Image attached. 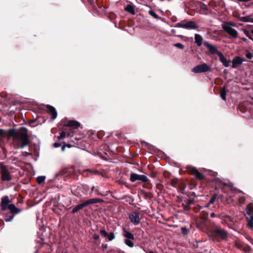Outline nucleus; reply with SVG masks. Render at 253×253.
<instances>
[{"label":"nucleus","mask_w":253,"mask_h":253,"mask_svg":"<svg viewBox=\"0 0 253 253\" xmlns=\"http://www.w3.org/2000/svg\"><path fill=\"white\" fill-rule=\"evenodd\" d=\"M13 144L15 148H24L30 142L27 130L24 129L20 131H14L11 134Z\"/></svg>","instance_id":"obj_1"},{"label":"nucleus","mask_w":253,"mask_h":253,"mask_svg":"<svg viewBox=\"0 0 253 253\" xmlns=\"http://www.w3.org/2000/svg\"><path fill=\"white\" fill-rule=\"evenodd\" d=\"M10 203L8 196L2 197L1 199L0 204L1 210L3 211L9 210L12 213L14 214H17L21 212L20 209L17 208L14 204H10Z\"/></svg>","instance_id":"obj_2"},{"label":"nucleus","mask_w":253,"mask_h":253,"mask_svg":"<svg viewBox=\"0 0 253 253\" xmlns=\"http://www.w3.org/2000/svg\"><path fill=\"white\" fill-rule=\"evenodd\" d=\"M11 167L3 164L0 165V174L3 181H10L13 179V175L10 170Z\"/></svg>","instance_id":"obj_3"},{"label":"nucleus","mask_w":253,"mask_h":253,"mask_svg":"<svg viewBox=\"0 0 253 253\" xmlns=\"http://www.w3.org/2000/svg\"><path fill=\"white\" fill-rule=\"evenodd\" d=\"M176 27L182 28L187 29H194L197 28L196 23L193 21H188L186 20L181 21L176 24Z\"/></svg>","instance_id":"obj_4"},{"label":"nucleus","mask_w":253,"mask_h":253,"mask_svg":"<svg viewBox=\"0 0 253 253\" xmlns=\"http://www.w3.org/2000/svg\"><path fill=\"white\" fill-rule=\"evenodd\" d=\"M210 70V66L206 63L197 65L192 69V71L194 73L206 72Z\"/></svg>","instance_id":"obj_5"},{"label":"nucleus","mask_w":253,"mask_h":253,"mask_svg":"<svg viewBox=\"0 0 253 253\" xmlns=\"http://www.w3.org/2000/svg\"><path fill=\"white\" fill-rule=\"evenodd\" d=\"M223 30L229 34L233 38H236L238 37V32L233 28L230 27V25L227 24H222L221 25Z\"/></svg>","instance_id":"obj_6"},{"label":"nucleus","mask_w":253,"mask_h":253,"mask_svg":"<svg viewBox=\"0 0 253 253\" xmlns=\"http://www.w3.org/2000/svg\"><path fill=\"white\" fill-rule=\"evenodd\" d=\"M130 180L132 182H134L136 180H139L142 182H145L148 180V178L144 175H140L132 173L130 175Z\"/></svg>","instance_id":"obj_7"},{"label":"nucleus","mask_w":253,"mask_h":253,"mask_svg":"<svg viewBox=\"0 0 253 253\" xmlns=\"http://www.w3.org/2000/svg\"><path fill=\"white\" fill-rule=\"evenodd\" d=\"M95 203V199H91L86 201L85 202L77 205L75 207L72 211L73 213H75L80 210L83 209L84 207L87 206L90 204Z\"/></svg>","instance_id":"obj_8"},{"label":"nucleus","mask_w":253,"mask_h":253,"mask_svg":"<svg viewBox=\"0 0 253 253\" xmlns=\"http://www.w3.org/2000/svg\"><path fill=\"white\" fill-rule=\"evenodd\" d=\"M130 221L135 225H138L140 222V213L134 212L129 214Z\"/></svg>","instance_id":"obj_9"},{"label":"nucleus","mask_w":253,"mask_h":253,"mask_svg":"<svg viewBox=\"0 0 253 253\" xmlns=\"http://www.w3.org/2000/svg\"><path fill=\"white\" fill-rule=\"evenodd\" d=\"M189 172L193 175L195 176L197 178L200 180L204 179V175L203 173L199 172L196 168L190 167L189 168Z\"/></svg>","instance_id":"obj_10"},{"label":"nucleus","mask_w":253,"mask_h":253,"mask_svg":"<svg viewBox=\"0 0 253 253\" xmlns=\"http://www.w3.org/2000/svg\"><path fill=\"white\" fill-rule=\"evenodd\" d=\"M100 235L103 238H105L107 241H110L115 238V235L113 233H108L105 230H102L100 231Z\"/></svg>","instance_id":"obj_11"},{"label":"nucleus","mask_w":253,"mask_h":253,"mask_svg":"<svg viewBox=\"0 0 253 253\" xmlns=\"http://www.w3.org/2000/svg\"><path fill=\"white\" fill-rule=\"evenodd\" d=\"M204 44L209 49V52L212 54L215 53L218 55L219 53L221 52L220 51H218V50L213 45L208 42H204Z\"/></svg>","instance_id":"obj_12"},{"label":"nucleus","mask_w":253,"mask_h":253,"mask_svg":"<svg viewBox=\"0 0 253 253\" xmlns=\"http://www.w3.org/2000/svg\"><path fill=\"white\" fill-rule=\"evenodd\" d=\"M215 235L219 237L220 239H224L227 236L226 232L222 229H216L214 231Z\"/></svg>","instance_id":"obj_13"},{"label":"nucleus","mask_w":253,"mask_h":253,"mask_svg":"<svg viewBox=\"0 0 253 253\" xmlns=\"http://www.w3.org/2000/svg\"><path fill=\"white\" fill-rule=\"evenodd\" d=\"M64 126H66L73 127L75 128H77L80 126V124L78 121L74 120H70Z\"/></svg>","instance_id":"obj_14"},{"label":"nucleus","mask_w":253,"mask_h":253,"mask_svg":"<svg viewBox=\"0 0 253 253\" xmlns=\"http://www.w3.org/2000/svg\"><path fill=\"white\" fill-rule=\"evenodd\" d=\"M243 62V59L239 57H236L233 59L232 68H235L241 65Z\"/></svg>","instance_id":"obj_15"},{"label":"nucleus","mask_w":253,"mask_h":253,"mask_svg":"<svg viewBox=\"0 0 253 253\" xmlns=\"http://www.w3.org/2000/svg\"><path fill=\"white\" fill-rule=\"evenodd\" d=\"M46 108L48 109V112L52 115V119L53 120L56 119L57 114L55 109L53 107L50 105H47Z\"/></svg>","instance_id":"obj_16"},{"label":"nucleus","mask_w":253,"mask_h":253,"mask_svg":"<svg viewBox=\"0 0 253 253\" xmlns=\"http://www.w3.org/2000/svg\"><path fill=\"white\" fill-rule=\"evenodd\" d=\"M218 56L219 57V60L222 62L223 65L225 67H228L229 66V61L223 56V54L221 52L219 53Z\"/></svg>","instance_id":"obj_17"},{"label":"nucleus","mask_w":253,"mask_h":253,"mask_svg":"<svg viewBox=\"0 0 253 253\" xmlns=\"http://www.w3.org/2000/svg\"><path fill=\"white\" fill-rule=\"evenodd\" d=\"M123 236L126 238V239H128V240H134V237L132 233L128 232L126 229H124L123 230Z\"/></svg>","instance_id":"obj_18"},{"label":"nucleus","mask_w":253,"mask_h":253,"mask_svg":"<svg viewBox=\"0 0 253 253\" xmlns=\"http://www.w3.org/2000/svg\"><path fill=\"white\" fill-rule=\"evenodd\" d=\"M195 43L198 46H200L202 45L203 42V38L200 35L197 34H195Z\"/></svg>","instance_id":"obj_19"},{"label":"nucleus","mask_w":253,"mask_h":253,"mask_svg":"<svg viewBox=\"0 0 253 253\" xmlns=\"http://www.w3.org/2000/svg\"><path fill=\"white\" fill-rule=\"evenodd\" d=\"M240 20L244 22H253V18L251 15L240 17Z\"/></svg>","instance_id":"obj_20"},{"label":"nucleus","mask_w":253,"mask_h":253,"mask_svg":"<svg viewBox=\"0 0 253 253\" xmlns=\"http://www.w3.org/2000/svg\"><path fill=\"white\" fill-rule=\"evenodd\" d=\"M125 10H126V11L130 13L131 14H133V15H134L135 13V10L134 9V7L132 5H127L126 7H125Z\"/></svg>","instance_id":"obj_21"},{"label":"nucleus","mask_w":253,"mask_h":253,"mask_svg":"<svg viewBox=\"0 0 253 253\" xmlns=\"http://www.w3.org/2000/svg\"><path fill=\"white\" fill-rule=\"evenodd\" d=\"M66 136H72L73 135H71L70 134V132H66V131H62L61 133H60V134L59 136H58V138L59 139H63L64 138H65V137Z\"/></svg>","instance_id":"obj_22"},{"label":"nucleus","mask_w":253,"mask_h":253,"mask_svg":"<svg viewBox=\"0 0 253 253\" xmlns=\"http://www.w3.org/2000/svg\"><path fill=\"white\" fill-rule=\"evenodd\" d=\"M235 246L239 249L242 250L244 248V244L240 240H236L235 241Z\"/></svg>","instance_id":"obj_23"},{"label":"nucleus","mask_w":253,"mask_h":253,"mask_svg":"<svg viewBox=\"0 0 253 253\" xmlns=\"http://www.w3.org/2000/svg\"><path fill=\"white\" fill-rule=\"evenodd\" d=\"M220 95L221 98L223 100H226V89L225 87L222 88L220 92Z\"/></svg>","instance_id":"obj_24"},{"label":"nucleus","mask_w":253,"mask_h":253,"mask_svg":"<svg viewBox=\"0 0 253 253\" xmlns=\"http://www.w3.org/2000/svg\"><path fill=\"white\" fill-rule=\"evenodd\" d=\"M124 243L126 245L130 248H132L134 247L133 243L131 241V240L128 239H125Z\"/></svg>","instance_id":"obj_25"},{"label":"nucleus","mask_w":253,"mask_h":253,"mask_svg":"<svg viewBox=\"0 0 253 253\" xmlns=\"http://www.w3.org/2000/svg\"><path fill=\"white\" fill-rule=\"evenodd\" d=\"M45 177L44 176H40L37 178V181L39 184H41L44 181Z\"/></svg>","instance_id":"obj_26"},{"label":"nucleus","mask_w":253,"mask_h":253,"mask_svg":"<svg viewBox=\"0 0 253 253\" xmlns=\"http://www.w3.org/2000/svg\"><path fill=\"white\" fill-rule=\"evenodd\" d=\"M247 214L250 216V218L253 217V209L248 208L247 210Z\"/></svg>","instance_id":"obj_27"},{"label":"nucleus","mask_w":253,"mask_h":253,"mask_svg":"<svg viewBox=\"0 0 253 253\" xmlns=\"http://www.w3.org/2000/svg\"><path fill=\"white\" fill-rule=\"evenodd\" d=\"M248 219V226L251 228H253V217H252L250 218V219H248V218H247Z\"/></svg>","instance_id":"obj_28"},{"label":"nucleus","mask_w":253,"mask_h":253,"mask_svg":"<svg viewBox=\"0 0 253 253\" xmlns=\"http://www.w3.org/2000/svg\"><path fill=\"white\" fill-rule=\"evenodd\" d=\"M149 13L151 16L154 17L155 19H158V15L153 10H151L149 11Z\"/></svg>","instance_id":"obj_29"},{"label":"nucleus","mask_w":253,"mask_h":253,"mask_svg":"<svg viewBox=\"0 0 253 253\" xmlns=\"http://www.w3.org/2000/svg\"><path fill=\"white\" fill-rule=\"evenodd\" d=\"M217 198L216 195H214L212 196V197L211 198L210 202H209V205H211L214 203L215 202L216 199Z\"/></svg>","instance_id":"obj_30"},{"label":"nucleus","mask_w":253,"mask_h":253,"mask_svg":"<svg viewBox=\"0 0 253 253\" xmlns=\"http://www.w3.org/2000/svg\"><path fill=\"white\" fill-rule=\"evenodd\" d=\"M244 34H245V35L248 37L250 40H252L253 39V37L252 36V33H251V32H250L249 31H247V30H245L244 31Z\"/></svg>","instance_id":"obj_31"},{"label":"nucleus","mask_w":253,"mask_h":253,"mask_svg":"<svg viewBox=\"0 0 253 253\" xmlns=\"http://www.w3.org/2000/svg\"><path fill=\"white\" fill-rule=\"evenodd\" d=\"M228 24L229 25H230V27H236V25L234 23H233V22H224L222 24Z\"/></svg>","instance_id":"obj_32"},{"label":"nucleus","mask_w":253,"mask_h":253,"mask_svg":"<svg viewBox=\"0 0 253 253\" xmlns=\"http://www.w3.org/2000/svg\"><path fill=\"white\" fill-rule=\"evenodd\" d=\"M174 46L178 48H180V49H183L184 48V46L181 43H175L174 44Z\"/></svg>","instance_id":"obj_33"},{"label":"nucleus","mask_w":253,"mask_h":253,"mask_svg":"<svg viewBox=\"0 0 253 253\" xmlns=\"http://www.w3.org/2000/svg\"><path fill=\"white\" fill-rule=\"evenodd\" d=\"M253 57V55L252 53L251 52H248L247 54H246V57L248 58V59H251Z\"/></svg>","instance_id":"obj_34"},{"label":"nucleus","mask_w":253,"mask_h":253,"mask_svg":"<svg viewBox=\"0 0 253 253\" xmlns=\"http://www.w3.org/2000/svg\"><path fill=\"white\" fill-rule=\"evenodd\" d=\"M5 131L4 129H0V136H2L5 134Z\"/></svg>","instance_id":"obj_35"},{"label":"nucleus","mask_w":253,"mask_h":253,"mask_svg":"<svg viewBox=\"0 0 253 253\" xmlns=\"http://www.w3.org/2000/svg\"><path fill=\"white\" fill-rule=\"evenodd\" d=\"M53 146L54 147L57 148L61 146V144L60 143L55 142L53 144Z\"/></svg>","instance_id":"obj_36"},{"label":"nucleus","mask_w":253,"mask_h":253,"mask_svg":"<svg viewBox=\"0 0 253 253\" xmlns=\"http://www.w3.org/2000/svg\"><path fill=\"white\" fill-rule=\"evenodd\" d=\"M67 146L68 147H70L71 145L69 144L68 145H64L62 147V150L64 151L65 150V147Z\"/></svg>","instance_id":"obj_37"},{"label":"nucleus","mask_w":253,"mask_h":253,"mask_svg":"<svg viewBox=\"0 0 253 253\" xmlns=\"http://www.w3.org/2000/svg\"><path fill=\"white\" fill-rule=\"evenodd\" d=\"M144 251L146 253H157L156 252H154L152 250H148V251H146L145 250H144Z\"/></svg>","instance_id":"obj_38"},{"label":"nucleus","mask_w":253,"mask_h":253,"mask_svg":"<svg viewBox=\"0 0 253 253\" xmlns=\"http://www.w3.org/2000/svg\"><path fill=\"white\" fill-rule=\"evenodd\" d=\"M102 201L103 200L102 199L96 198V204Z\"/></svg>","instance_id":"obj_39"},{"label":"nucleus","mask_w":253,"mask_h":253,"mask_svg":"<svg viewBox=\"0 0 253 253\" xmlns=\"http://www.w3.org/2000/svg\"><path fill=\"white\" fill-rule=\"evenodd\" d=\"M13 218V216H11V217H10L8 219H6V221H11V220H12Z\"/></svg>","instance_id":"obj_40"},{"label":"nucleus","mask_w":253,"mask_h":253,"mask_svg":"<svg viewBox=\"0 0 253 253\" xmlns=\"http://www.w3.org/2000/svg\"><path fill=\"white\" fill-rule=\"evenodd\" d=\"M241 39L245 42H247V39L245 38H241Z\"/></svg>","instance_id":"obj_41"},{"label":"nucleus","mask_w":253,"mask_h":253,"mask_svg":"<svg viewBox=\"0 0 253 253\" xmlns=\"http://www.w3.org/2000/svg\"><path fill=\"white\" fill-rule=\"evenodd\" d=\"M211 216L212 217H215V214H214V213L213 212V213H211Z\"/></svg>","instance_id":"obj_42"},{"label":"nucleus","mask_w":253,"mask_h":253,"mask_svg":"<svg viewBox=\"0 0 253 253\" xmlns=\"http://www.w3.org/2000/svg\"><path fill=\"white\" fill-rule=\"evenodd\" d=\"M248 239L252 244H253V240L251 238H249Z\"/></svg>","instance_id":"obj_43"},{"label":"nucleus","mask_w":253,"mask_h":253,"mask_svg":"<svg viewBox=\"0 0 253 253\" xmlns=\"http://www.w3.org/2000/svg\"><path fill=\"white\" fill-rule=\"evenodd\" d=\"M103 248L104 249H106L107 248V245H103Z\"/></svg>","instance_id":"obj_44"},{"label":"nucleus","mask_w":253,"mask_h":253,"mask_svg":"<svg viewBox=\"0 0 253 253\" xmlns=\"http://www.w3.org/2000/svg\"><path fill=\"white\" fill-rule=\"evenodd\" d=\"M210 205H209V204L208 205H206L205 207H206V208H208V207L210 206Z\"/></svg>","instance_id":"obj_45"},{"label":"nucleus","mask_w":253,"mask_h":253,"mask_svg":"<svg viewBox=\"0 0 253 253\" xmlns=\"http://www.w3.org/2000/svg\"><path fill=\"white\" fill-rule=\"evenodd\" d=\"M251 33L252 34V35H253V30L251 31Z\"/></svg>","instance_id":"obj_46"},{"label":"nucleus","mask_w":253,"mask_h":253,"mask_svg":"<svg viewBox=\"0 0 253 253\" xmlns=\"http://www.w3.org/2000/svg\"><path fill=\"white\" fill-rule=\"evenodd\" d=\"M98 237L96 235V237H95L96 240L98 238Z\"/></svg>","instance_id":"obj_47"},{"label":"nucleus","mask_w":253,"mask_h":253,"mask_svg":"<svg viewBox=\"0 0 253 253\" xmlns=\"http://www.w3.org/2000/svg\"><path fill=\"white\" fill-rule=\"evenodd\" d=\"M35 253H39L37 251H36Z\"/></svg>","instance_id":"obj_48"},{"label":"nucleus","mask_w":253,"mask_h":253,"mask_svg":"<svg viewBox=\"0 0 253 253\" xmlns=\"http://www.w3.org/2000/svg\"><path fill=\"white\" fill-rule=\"evenodd\" d=\"M26 154H27V155H30V154H29L28 153H26Z\"/></svg>","instance_id":"obj_49"},{"label":"nucleus","mask_w":253,"mask_h":253,"mask_svg":"<svg viewBox=\"0 0 253 253\" xmlns=\"http://www.w3.org/2000/svg\"><path fill=\"white\" fill-rule=\"evenodd\" d=\"M251 40L253 42V39Z\"/></svg>","instance_id":"obj_50"}]
</instances>
